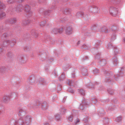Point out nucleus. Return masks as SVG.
I'll use <instances>...</instances> for the list:
<instances>
[{
  "instance_id": "obj_18",
  "label": "nucleus",
  "mask_w": 125,
  "mask_h": 125,
  "mask_svg": "<svg viewBox=\"0 0 125 125\" xmlns=\"http://www.w3.org/2000/svg\"><path fill=\"white\" fill-rule=\"evenodd\" d=\"M112 63L111 66L114 67L117 65L118 63L117 57L116 56H115L112 58Z\"/></svg>"
},
{
  "instance_id": "obj_8",
  "label": "nucleus",
  "mask_w": 125,
  "mask_h": 125,
  "mask_svg": "<svg viewBox=\"0 0 125 125\" xmlns=\"http://www.w3.org/2000/svg\"><path fill=\"white\" fill-rule=\"evenodd\" d=\"M89 103L88 102L87 100H83L82 101V104H80L79 107L80 109L82 110H83L86 108L85 106L88 105Z\"/></svg>"
},
{
  "instance_id": "obj_13",
  "label": "nucleus",
  "mask_w": 125,
  "mask_h": 125,
  "mask_svg": "<svg viewBox=\"0 0 125 125\" xmlns=\"http://www.w3.org/2000/svg\"><path fill=\"white\" fill-rule=\"evenodd\" d=\"M76 16L77 17L83 16V17L86 19L87 18L88 16V14H84L82 12H77L76 15Z\"/></svg>"
},
{
  "instance_id": "obj_25",
  "label": "nucleus",
  "mask_w": 125,
  "mask_h": 125,
  "mask_svg": "<svg viewBox=\"0 0 125 125\" xmlns=\"http://www.w3.org/2000/svg\"><path fill=\"white\" fill-rule=\"evenodd\" d=\"M87 88H88L91 89H94V86L91 83H90L86 84L85 85Z\"/></svg>"
},
{
  "instance_id": "obj_48",
  "label": "nucleus",
  "mask_w": 125,
  "mask_h": 125,
  "mask_svg": "<svg viewBox=\"0 0 125 125\" xmlns=\"http://www.w3.org/2000/svg\"><path fill=\"white\" fill-rule=\"evenodd\" d=\"M111 30L113 32H115L116 30V27L114 25H112L111 28Z\"/></svg>"
},
{
  "instance_id": "obj_63",
  "label": "nucleus",
  "mask_w": 125,
  "mask_h": 125,
  "mask_svg": "<svg viewBox=\"0 0 125 125\" xmlns=\"http://www.w3.org/2000/svg\"><path fill=\"white\" fill-rule=\"evenodd\" d=\"M3 28V27H0V34L5 31V29H4Z\"/></svg>"
},
{
  "instance_id": "obj_15",
  "label": "nucleus",
  "mask_w": 125,
  "mask_h": 125,
  "mask_svg": "<svg viewBox=\"0 0 125 125\" xmlns=\"http://www.w3.org/2000/svg\"><path fill=\"white\" fill-rule=\"evenodd\" d=\"M17 60L21 64L24 63L26 61L24 56L22 55L18 56Z\"/></svg>"
},
{
  "instance_id": "obj_14",
  "label": "nucleus",
  "mask_w": 125,
  "mask_h": 125,
  "mask_svg": "<svg viewBox=\"0 0 125 125\" xmlns=\"http://www.w3.org/2000/svg\"><path fill=\"white\" fill-rule=\"evenodd\" d=\"M23 119L25 124H26L27 125H28L30 123L31 118L29 115H27L24 117H23Z\"/></svg>"
},
{
  "instance_id": "obj_55",
  "label": "nucleus",
  "mask_w": 125,
  "mask_h": 125,
  "mask_svg": "<svg viewBox=\"0 0 125 125\" xmlns=\"http://www.w3.org/2000/svg\"><path fill=\"white\" fill-rule=\"evenodd\" d=\"M89 59L88 57L86 56L83 57L82 59V61H84L85 60H87Z\"/></svg>"
},
{
  "instance_id": "obj_34",
  "label": "nucleus",
  "mask_w": 125,
  "mask_h": 125,
  "mask_svg": "<svg viewBox=\"0 0 125 125\" xmlns=\"http://www.w3.org/2000/svg\"><path fill=\"white\" fill-rule=\"evenodd\" d=\"M39 81L40 83L42 84H47L45 80L43 78H41L40 79Z\"/></svg>"
},
{
  "instance_id": "obj_50",
  "label": "nucleus",
  "mask_w": 125,
  "mask_h": 125,
  "mask_svg": "<svg viewBox=\"0 0 125 125\" xmlns=\"http://www.w3.org/2000/svg\"><path fill=\"white\" fill-rule=\"evenodd\" d=\"M103 121L104 123L107 124L108 122V118H104L103 119Z\"/></svg>"
},
{
  "instance_id": "obj_51",
  "label": "nucleus",
  "mask_w": 125,
  "mask_h": 125,
  "mask_svg": "<svg viewBox=\"0 0 125 125\" xmlns=\"http://www.w3.org/2000/svg\"><path fill=\"white\" fill-rule=\"evenodd\" d=\"M9 35H10L8 34L7 33H5L3 35L2 37V38H5L7 37H9Z\"/></svg>"
},
{
  "instance_id": "obj_46",
  "label": "nucleus",
  "mask_w": 125,
  "mask_h": 125,
  "mask_svg": "<svg viewBox=\"0 0 125 125\" xmlns=\"http://www.w3.org/2000/svg\"><path fill=\"white\" fill-rule=\"evenodd\" d=\"M116 121L118 122H120L122 121V117L119 116L117 117L116 119Z\"/></svg>"
},
{
  "instance_id": "obj_40",
  "label": "nucleus",
  "mask_w": 125,
  "mask_h": 125,
  "mask_svg": "<svg viewBox=\"0 0 125 125\" xmlns=\"http://www.w3.org/2000/svg\"><path fill=\"white\" fill-rule=\"evenodd\" d=\"M113 49L114 50L115 54H116L118 53L119 52L118 49L116 46H114V48Z\"/></svg>"
},
{
  "instance_id": "obj_54",
  "label": "nucleus",
  "mask_w": 125,
  "mask_h": 125,
  "mask_svg": "<svg viewBox=\"0 0 125 125\" xmlns=\"http://www.w3.org/2000/svg\"><path fill=\"white\" fill-rule=\"evenodd\" d=\"M46 21H44L41 23L40 24V26H44L45 25Z\"/></svg>"
},
{
  "instance_id": "obj_7",
  "label": "nucleus",
  "mask_w": 125,
  "mask_h": 125,
  "mask_svg": "<svg viewBox=\"0 0 125 125\" xmlns=\"http://www.w3.org/2000/svg\"><path fill=\"white\" fill-rule=\"evenodd\" d=\"M45 42H47V41H49L51 44L55 42V40L53 38H52L49 35H45L44 37Z\"/></svg>"
},
{
  "instance_id": "obj_49",
  "label": "nucleus",
  "mask_w": 125,
  "mask_h": 125,
  "mask_svg": "<svg viewBox=\"0 0 125 125\" xmlns=\"http://www.w3.org/2000/svg\"><path fill=\"white\" fill-rule=\"evenodd\" d=\"M92 101L94 104H96L97 102L96 99L95 97H94L92 98Z\"/></svg>"
},
{
  "instance_id": "obj_22",
  "label": "nucleus",
  "mask_w": 125,
  "mask_h": 125,
  "mask_svg": "<svg viewBox=\"0 0 125 125\" xmlns=\"http://www.w3.org/2000/svg\"><path fill=\"white\" fill-rule=\"evenodd\" d=\"M35 19L34 18L32 21H30L29 20H25L23 21L22 22V24L23 25L25 26L27 24L31 22H34L35 21Z\"/></svg>"
},
{
  "instance_id": "obj_61",
  "label": "nucleus",
  "mask_w": 125,
  "mask_h": 125,
  "mask_svg": "<svg viewBox=\"0 0 125 125\" xmlns=\"http://www.w3.org/2000/svg\"><path fill=\"white\" fill-rule=\"evenodd\" d=\"M73 117L72 115H70L68 117V119L71 122L73 121Z\"/></svg>"
},
{
  "instance_id": "obj_43",
  "label": "nucleus",
  "mask_w": 125,
  "mask_h": 125,
  "mask_svg": "<svg viewBox=\"0 0 125 125\" xmlns=\"http://www.w3.org/2000/svg\"><path fill=\"white\" fill-rule=\"evenodd\" d=\"M6 70V68L4 66L0 67V72L2 73H4Z\"/></svg>"
},
{
  "instance_id": "obj_44",
  "label": "nucleus",
  "mask_w": 125,
  "mask_h": 125,
  "mask_svg": "<svg viewBox=\"0 0 125 125\" xmlns=\"http://www.w3.org/2000/svg\"><path fill=\"white\" fill-rule=\"evenodd\" d=\"M16 1V0H6V2L9 4H13Z\"/></svg>"
},
{
  "instance_id": "obj_2",
  "label": "nucleus",
  "mask_w": 125,
  "mask_h": 125,
  "mask_svg": "<svg viewBox=\"0 0 125 125\" xmlns=\"http://www.w3.org/2000/svg\"><path fill=\"white\" fill-rule=\"evenodd\" d=\"M18 114L19 116H22L17 121V124L19 125H25V124L23 119V116L27 114V109L25 106L22 107H20L18 109Z\"/></svg>"
},
{
  "instance_id": "obj_20",
  "label": "nucleus",
  "mask_w": 125,
  "mask_h": 125,
  "mask_svg": "<svg viewBox=\"0 0 125 125\" xmlns=\"http://www.w3.org/2000/svg\"><path fill=\"white\" fill-rule=\"evenodd\" d=\"M8 21L10 24H14L17 22V20L16 18L13 17L8 19Z\"/></svg>"
},
{
  "instance_id": "obj_19",
  "label": "nucleus",
  "mask_w": 125,
  "mask_h": 125,
  "mask_svg": "<svg viewBox=\"0 0 125 125\" xmlns=\"http://www.w3.org/2000/svg\"><path fill=\"white\" fill-rule=\"evenodd\" d=\"M14 56L13 53L10 52H9L7 54V58L10 60H12L14 58Z\"/></svg>"
},
{
  "instance_id": "obj_6",
  "label": "nucleus",
  "mask_w": 125,
  "mask_h": 125,
  "mask_svg": "<svg viewBox=\"0 0 125 125\" xmlns=\"http://www.w3.org/2000/svg\"><path fill=\"white\" fill-rule=\"evenodd\" d=\"M91 51L95 55V59H100V53L99 52L98 49L97 48H92L91 49Z\"/></svg>"
},
{
  "instance_id": "obj_11",
  "label": "nucleus",
  "mask_w": 125,
  "mask_h": 125,
  "mask_svg": "<svg viewBox=\"0 0 125 125\" xmlns=\"http://www.w3.org/2000/svg\"><path fill=\"white\" fill-rule=\"evenodd\" d=\"M89 11L94 13L98 12V9L95 6H90L89 7Z\"/></svg>"
},
{
  "instance_id": "obj_4",
  "label": "nucleus",
  "mask_w": 125,
  "mask_h": 125,
  "mask_svg": "<svg viewBox=\"0 0 125 125\" xmlns=\"http://www.w3.org/2000/svg\"><path fill=\"white\" fill-rule=\"evenodd\" d=\"M16 43V39L13 38L11 40H9L4 41L1 46L2 48L3 47H5L9 45L12 47L14 46L15 43Z\"/></svg>"
},
{
  "instance_id": "obj_21",
  "label": "nucleus",
  "mask_w": 125,
  "mask_h": 125,
  "mask_svg": "<svg viewBox=\"0 0 125 125\" xmlns=\"http://www.w3.org/2000/svg\"><path fill=\"white\" fill-rule=\"evenodd\" d=\"M109 31L108 28L105 26H103L102 27H101L100 31V32H104L105 33L109 32Z\"/></svg>"
},
{
  "instance_id": "obj_27",
  "label": "nucleus",
  "mask_w": 125,
  "mask_h": 125,
  "mask_svg": "<svg viewBox=\"0 0 125 125\" xmlns=\"http://www.w3.org/2000/svg\"><path fill=\"white\" fill-rule=\"evenodd\" d=\"M41 108L43 110L46 109L47 108V104L46 102H44L41 104Z\"/></svg>"
},
{
  "instance_id": "obj_31",
  "label": "nucleus",
  "mask_w": 125,
  "mask_h": 125,
  "mask_svg": "<svg viewBox=\"0 0 125 125\" xmlns=\"http://www.w3.org/2000/svg\"><path fill=\"white\" fill-rule=\"evenodd\" d=\"M67 83L68 85L70 86L73 85L74 83L73 81L71 80L68 79L67 80Z\"/></svg>"
},
{
  "instance_id": "obj_17",
  "label": "nucleus",
  "mask_w": 125,
  "mask_h": 125,
  "mask_svg": "<svg viewBox=\"0 0 125 125\" xmlns=\"http://www.w3.org/2000/svg\"><path fill=\"white\" fill-rule=\"evenodd\" d=\"M65 30L67 34H70L72 33V28L71 26H67L65 28Z\"/></svg>"
},
{
  "instance_id": "obj_28",
  "label": "nucleus",
  "mask_w": 125,
  "mask_h": 125,
  "mask_svg": "<svg viewBox=\"0 0 125 125\" xmlns=\"http://www.w3.org/2000/svg\"><path fill=\"white\" fill-rule=\"evenodd\" d=\"M6 13L4 12H0V19L2 20L4 19L6 17Z\"/></svg>"
},
{
  "instance_id": "obj_1",
  "label": "nucleus",
  "mask_w": 125,
  "mask_h": 125,
  "mask_svg": "<svg viewBox=\"0 0 125 125\" xmlns=\"http://www.w3.org/2000/svg\"><path fill=\"white\" fill-rule=\"evenodd\" d=\"M23 10L27 13V15L28 17H30L32 16L33 13L31 10V7L27 4L24 5L19 4L18 5L15 6L14 9L9 8L8 9V11L9 12L15 11L16 12H19L22 11Z\"/></svg>"
},
{
  "instance_id": "obj_35",
  "label": "nucleus",
  "mask_w": 125,
  "mask_h": 125,
  "mask_svg": "<svg viewBox=\"0 0 125 125\" xmlns=\"http://www.w3.org/2000/svg\"><path fill=\"white\" fill-rule=\"evenodd\" d=\"M109 1L113 3L119 4L121 1L120 0H109Z\"/></svg>"
},
{
  "instance_id": "obj_9",
  "label": "nucleus",
  "mask_w": 125,
  "mask_h": 125,
  "mask_svg": "<svg viewBox=\"0 0 125 125\" xmlns=\"http://www.w3.org/2000/svg\"><path fill=\"white\" fill-rule=\"evenodd\" d=\"M80 69L82 75L84 76L88 75L87 70L86 67L84 66H81L80 67Z\"/></svg>"
},
{
  "instance_id": "obj_60",
  "label": "nucleus",
  "mask_w": 125,
  "mask_h": 125,
  "mask_svg": "<svg viewBox=\"0 0 125 125\" xmlns=\"http://www.w3.org/2000/svg\"><path fill=\"white\" fill-rule=\"evenodd\" d=\"M55 117L56 119L58 120H59L60 118V115L58 114L55 115Z\"/></svg>"
},
{
  "instance_id": "obj_57",
  "label": "nucleus",
  "mask_w": 125,
  "mask_h": 125,
  "mask_svg": "<svg viewBox=\"0 0 125 125\" xmlns=\"http://www.w3.org/2000/svg\"><path fill=\"white\" fill-rule=\"evenodd\" d=\"M108 93L111 95H113L114 94V92L113 90L111 89L107 90Z\"/></svg>"
},
{
  "instance_id": "obj_12",
  "label": "nucleus",
  "mask_w": 125,
  "mask_h": 125,
  "mask_svg": "<svg viewBox=\"0 0 125 125\" xmlns=\"http://www.w3.org/2000/svg\"><path fill=\"white\" fill-rule=\"evenodd\" d=\"M38 12L40 13H43L45 14L48 15L49 13L51 12L50 10H45L43 8H41L39 9Z\"/></svg>"
},
{
  "instance_id": "obj_53",
  "label": "nucleus",
  "mask_w": 125,
  "mask_h": 125,
  "mask_svg": "<svg viewBox=\"0 0 125 125\" xmlns=\"http://www.w3.org/2000/svg\"><path fill=\"white\" fill-rule=\"evenodd\" d=\"M91 33H91L90 32H87L84 33V35L85 36H90L91 35Z\"/></svg>"
},
{
  "instance_id": "obj_16",
  "label": "nucleus",
  "mask_w": 125,
  "mask_h": 125,
  "mask_svg": "<svg viewBox=\"0 0 125 125\" xmlns=\"http://www.w3.org/2000/svg\"><path fill=\"white\" fill-rule=\"evenodd\" d=\"M104 74H105V77L106 78L105 79V82H109V80H110V79L109 78L110 77V73L106 71H105L104 72Z\"/></svg>"
},
{
  "instance_id": "obj_64",
  "label": "nucleus",
  "mask_w": 125,
  "mask_h": 125,
  "mask_svg": "<svg viewBox=\"0 0 125 125\" xmlns=\"http://www.w3.org/2000/svg\"><path fill=\"white\" fill-rule=\"evenodd\" d=\"M122 98L123 99H124L125 97V90L122 91Z\"/></svg>"
},
{
  "instance_id": "obj_39",
  "label": "nucleus",
  "mask_w": 125,
  "mask_h": 125,
  "mask_svg": "<svg viewBox=\"0 0 125 125\" xmlns=\"http://www.w3.org/2000/svg\"><path fill=\"white\" fill-rule=\"evenodd\" d=\"M65 77V76L64 74V73L63 72L61 74L60 77H59L58 79L59 81H63V79Z\"/></svg>"
},
{
  "instance_id": "obj_3",
  "label": "nucleus",
  "mask_w": 125,
  "mask_h": 125,
  "mask_svg": "<svg viewBox=\"0 0 125 125\" xmlns=\"http://www.w3.org/2000/svg\"><path fill=\"white\" fill-rule=\"evenodd\" d=\"M104 12H107L109 11L110 14L113 16H115L118 13L117 9L113 6H109L107 9L104 10Z\"/></svg>"
},
{
  "instance_id": "obj_32",
  "label": "nucleus",
  "mask_w": 125,
  "mask_h": 125,
  "mask_svg": "<svg viewBox=\"0 0 125 125\" xmlns=\"http://www.w3.org/2000/svg\"><path fill=\"white\" fill-rule=\"evenodd\" d=\"M71 10L69 8H66L64 10V13L65 14H68L71 12Z\"/></svg>"
},
{
  "instance_id": "obj_45",
  "label": "nucleus",
  "mask_w": 125,
  "mask_h": 125,
  "mask_svg": "<svg viewBox=\"0 0 125 125\" xmlns=\"http://www.w3.org/2000/svg\"><path fill=\"white\" fill-rule=\"evenodd\" d=\"M79 93L82 95H84L85 94V92L82 89H80Z\"/></svg>"
},
{
  "instance_id": "obj_38",
  "label": "nucleus",
  "mask_w": 125,
  "mask_h": 125,
  "mask_svg": "<svg viewBox=\"0 0 125 125\" xmlns=\"http://www.w3.org/2000/svg\"><path fill=\"white\" fill-rule=\"evenodd\" d=\"M99 70L97 68H95L93 70V72L94 74H96L99 72Z\"/></svg>"
},
{
  "instance_id": "obj_47",
  "label": "nucleus",
  "mask_w": 125,
  "mask_h": 125,
  "mask_svg": "<svg viewBox=\"0 0 125 125\" xmlns=\"http://www.w3.org/2000/svg\"><path fill=\"white\" fill-rule=\"evenodd\" d=\"M114 48V46L113 45L110 43H109L108 45L107 48L108 49H110L111 48Z\"/></svg>"
},
{
  "instance_id": "obj_26",
  "label": "nucleus",
  "mask_w": 125,
  "mask_h": 125,
  "mask_svg": "<svg viewBox=\"0 0 125 125\" xmlns=\"http://www.w3.org/2000/svg\"><path fill=\"white\" fill-rule=\"evenodd\" d=\"M31 34L35 37H36L38 36V34L37 31L35 30H32L31 31Z\"/></svg>"
},
{
  "instance_id": "obj_37",
  "label": "nucleus",
  "mask_w": 125,
  "mask_h": 125,
  "mask_svg": "<svg viewBox=\"0 0 125 125\" xmlns=\"http://www.w3.org/2000/svg\"><path fill=\"white\" fill-rule=\"evenodd\" d=\"M17 124V121L14 119H12L10 122V125H16Z\"/></svg>"
},
{
  "instance_id": "obj_10",
  "label": "nucleus",
  "mask_w": 125,
  "mask_h": 125,
  "mask_svg": "<svg viewBox=\"0 0 125 125\" xmlns=\"http://www.w3.org/2000/svg\"><path fill=\"white\" fill-rule=\"evenodd\" d=\"M63 31L62 28H54L52 30L51 32L54 34H57L58 33H61Z\"/></svg>"
},
{
  "instance_id": "obj_41",
  "label": "nucleus",
  "mask_w": 125,
  "mask_h": 125,
  "mask_svg": "<svg viewBox=\"0 0 125 125\" xmlns=\"http://www.w3.org/2000/svg\"><path fill=\"white\" fill-rule=\"evenodd\" d=\"M66 109L65 108L63 107L61 108V114L63 115L66 112Z\"/></svg>"
},
{
  "instance_id": "obj_36",
  "label": "nucleus",
  "mask_w": 125,
  "mask_h": 125,
  "mask_svg": "<svg viewBox=\"0 0 125 125\" xmlns=\"http://www.w3.org/2000/svg\"><path fill=\"white\" fill-rule=\"evenodd\" d=\"M101 41L100 40H96L95 41V44L94 45L95 47L96 48L98 47Z\"/></svg>"
},
{
  "instance_id": "obj_58",
  "label": "nucleus",
  "mask_w": 125,
  "mask_h": 125,
  "mask_svg": "<svg viewBox=\"0 0 125 125\" xmlns=\"http://www.w3.org/2000/svg\"><path fill=\"white\" fill-rule=\"evenodd\" d=\"M68 91L72 93H73L74 92V91L71 88H69L68 90Z\"/></svg>"
},
{
  "instance_id": "obj_62",
  "label": "nucleus",
  "mask_w": 125,
  "mask_h": 125,
  "mask_svg": "<svg viewBox=\"0 0 125 125\" xmlns=\"http://www.w3.org/2000/svg\"><path fill=\"white\" fill-rule=\"evenodd\" d=\"M53 59L51 58L48 59L47 60V62L48 63H51L53 61Z\"/></svg>"
},
{
  "instance_id": "obj_59",
  "label": "nucleus",
  "mask_w": 125,
  "mask_h": 125,
  "mask_svg": "<svg viewBox=\"0 0 125 125\" xmlns=\"http://www.w3.org/2000/svg\"><path fill=\"white\" fill-rule=\"evenodd\" d=\"M63 69L64 71H65L68 70L69 68L68 66L67 65L66 66H64L63 67Z\"/></svg>"
},
{
  "instance_id": "obj_29",
  "label": "nucleus",
  "mask_w": 125,
  "mask_h": 125,
  "mask_svg": "<svg viewBox=\"0 0 125 125\" xmlns=\"http://www.w3.org/2000/svg\"><path fill=\"white\" fill-rule=\"evenodd\" d=\"M30 79L29 80V82L31 83H34L35 82L36 79L33 76L30 77Z\"/></svg>"
},
{
  "instance_id": "obj_42",
  "label": "nucleus",
  "mask_w": 125,
  "mask_h": 125,
  "mask_svg": "<svg viewBox=\"0 0 125 125\" xmlns=\"http://www.w3.org/2000/svg\"><path fill=\"white\" fill-rule=\"evenodd\" d=\"M5 53V51L2 48H0V55H2Z\"/></svg>"
},
{
  "instance_id": "obj_24",
  "label": "nucleus",
  "mask_w": 125,
  "mask_h": 125,
  "mask_svg": "<svg viewBox=\"0 0 125 125\" xmlns=\"http://www.w3.org/2000/svg\"><path fill=\"white\" fill-rule=\"evenodd\" d=\"M97 112L98 115L101 116H103L105 113L103 109L102 108L99 109L98 110Z\"/></svg>"
},
{
  "instance_id": "obj_33",
  "label": "nucleus",
  "mask_w": 125,
  "mask_h": 125,
  "mask_svg": "<svg viewBox=\"0 0 125 125\" xmlns=\"http://www.w3.org/2000/svg\"><path fill=\"white\" fill-rule=\"evenodd\" d=\"M40 56L43 60H45L47 57V55L46 52L43 53L42 54L40 55Z\"/></svg>"
},
{
  "instance_id": "obj_5",
  "label": "nucleus",
  "mask_w": 125,
  "mask_h": 125,
  "mask_svg": "<svg viewBox=\"0 0 125 125\" xmlns=\"http://www.w3.org/2000/svg\"><path fill=\"white\" fill-rule=\"evenodd\" d=\"M124 69V67L121 68L120 71L118 74L114 75V79L116 81H119L120 80L123 79V73L122 72Z\"/></svg>"
},
{
  "instance_id": "obj_23",
  "label": "nucleus",
  "mask_w": 125,
  "mask_h": 125,
  "mask_svg": "<svg viewBox=\"0 0 125 125\" xmlns=\"http://www.w3.org/2000/svg\"><path fill=\"white\" fill-rule=\"evenodd\" d=\"M99 63L101 66H104L106 64V61L105 59H102L100 60Z\"/></svg>"
},
{
  "instance_id": "obj_56",
  "label": "nucleus",
  "mask_w": 125,
  "mask_h": 125,
  "mask_svg": "<svg viewBox=\"0 0 125 125\" xmlns=\"http://www.w3.org/2000/svg\"><path fill=\"white\" fill-rule=\"evenodd\" d=\"M30 49L31 48L30 47L27 46L24 48V50L25 51H28L30 50Z\"/></svg>"
},
{
  "instance_id": "obj_30",
  "label": "nucleus",
  "mask_w": 125,
  "mask_h": 125,
  "mask_svg": "<svg viewBox=\"0 0 125 125\" xmlns=\"http://www.w3.org/2000/svg\"><path fill=\"white\" fill-rule=\"evenodd\" d=\"M10 98L9 96H4L3 98V101L4 102H6L10 101Z\"/></svg>"
},
{
  "instance_id": "obj_52",
  "label": "nucleus",
  "mask_w": 125,
  "mask_h": 125,
  "mask_svg": "<svg viewBox=\"0 0 125 125\" xmlns=\"http://www.w3.org/2000/svg\"><path fill=\"white\" fill-rule=\"evenodd\" d=\"M116 35L115 33L112 34L111 35V40H115L116 39Z\"/></svg>"
}]
</instances>
